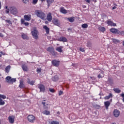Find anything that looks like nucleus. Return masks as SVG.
Here are the masks:
<instances>
[{
	"label": "nucleus",
	"instance_id": "nucleus-1",
	"mask_svg": "<svg viewBox=\"0 0 124 124\" xmlns=\"http://www.w3.org/2000/svg\"><path fill=\"white\" fill-rule=\"evenodd\" d=\"M36 15L39 17L42 20H44V18H45V13L42 12V11L36 10L35 12Z\"/></svg>",
	"mask_w": 124,
	"mask_h": 124
},
{
	"label": "nucleus",
	"instance_id": "nucleus-2",
	"mask_svg": "<svg viewBox=\"0 0 124 124\" xmlns=\"http://www.w3.org/2000/svg\"><path fill=\"white\" fill-rule=\"evenodd\" d=\"M31 34L34 38V39H38V31L36 30V28L34 27L33 30L31 31Z\"/></svg>",
	"mask_w": 124,
	"mask_h": 124
},
{
	"label": "nucleus",
	"instance_id": "nucleus-3",
	"mask_svg": "<svg viewBox=\"0 0 124 124\" xmlns=\"http://www.w3.org/2000/svg\"><path fill=\"white\" fill-rule=\"evenodd\" d=\"M10 13L11 14H12V15H14L15 16H16V15L18 14V10L15 7H11L10 8Z\"/></svg>",
	"mask_w": 124,
	"mask_h": 124
},
{
	"label": "nucleus",
	"instance_id": "nucleus-4",
	"mask_svg": "<svg viewBox=\"0 0 124 124\" xmlns=\"http://www.w3.org/2000/svg\"><path fill=\"white\" fill-rule=\"evenodd\" d=\"M47 51H48V52H49V53H51L52 56H57V55H58V52L55 51V49L53 47H48L47 48Z\"/></svg>",
	"mask_w": 124,
	"mask_h": 124
},
{
	"label": "nucleus",
	"instance_id": "nucleus-5",
	"mask_svg": "<svg viewBox=\"0 0 124 124\" xmlns=\"http://www.w3.org/2000/svg\"><path fill=\"white\" fill-rule=\"evenodd\" d=\"M5 79L7 83H15L16 82V78H13L10 76L7 77Z\"/></svg>",
	"mask_w": 124,
	"mask_h": 124
},
{
	"label": "nucleus",
	"instance_id": "nucleus-6",
	"mask_svg": "<svg viewBox=\"0 0 124 124\" xmlns=\"http://www.w3.org/2000/svg\"><path fill=\"white\" fill-rule=\"evenodd\" d=\"M52 23L55 26L60 27L61 26V21L58 19V18H53L52 20Z\"/></svg>",
	"mask_w": 124,
	"mask_h": 124
},
{
	"label": "nucleus",
	"instance_id": "nucleus-7",
	"mask_svg": "<svg viewBox=\"0 0 124 124\" xmlns=\"http://www.w3.org/2000/svg\"><path fill=\"white\" fill-rule=\"evenodd\" d=\"M113 115L115 118H118L120 116V115H121V111L117 109H115L113 112Z\"/></svg>",
	"mask_w": 124,
	"mask_h": 124
},
{
	"label": "nucleus",
	"instance_id": "nucleus-8",
	"mask_svg": "<svg viewBox=\"0 0 124 124\" xmlns=\"http://www.w3.org/2000/svg\"><path fill=\"white\" fill-rule=\"evenodd\" d=\"M28 120L30 123H33L35 121V117L32 115H29L27 117Z\"/></svg>",
	"mask_w": 124,
	"mask_h": 124
},
{
	"label": "nucleus",
	"instance_id": "nucleus-9",
	"mask_svg": "<svg viewBox=\"0 0 124 124\" xmlns=\"http://www.w3.org/2000/svg\"><path fill=\"white\" fill-rule=\"evenodd\" d=\"M38 89H40V92L44 93L45 92V86L43 84H39L38 85Z\"/></svg>",
	"mask_w": 124,
	"mask_h": 124
},
{
	"label": "nucleus",
	"instance_id": "nucleus-10",
	"mask_svg": "<svg viewBox=\"0 0 124 124\" xmlns=\"http://www.w3.org/2000/svg\"><path fill=\"white\" fill-rule=\"evenodd\" d=\"M110 32L115 34H119L120 33V31L115 28H111L110 29Z\"/></svg>",
	"mask_w": 124,
	"mask_h": 124
},
{
	"label": "nucleus",
	"instance_id": "nucleus-11",
	"mask_svg": "<svg viewBox=\"0 0 124 124\" xmlns=\"http://www.w3.org/2000/svg\"><path fill=\"white\" fill-rule=\"evenodd\" d=\"M52 64L53 65V66H56V67H58L60 65V61H56V60H53L52 61Z\"/></svg>",
	"mask_w": 124,
	"mask_h": 124
},
{
	"label": "nucleus",
	"instance_id": "nucleus-12",
	"mask_svg": "<svg viewBox=\"0 0 124 124\" xmlns=\"http://www.w3.org/2000/svg\"><path fill=\"white\" fill-rule=\"evenodd\" d=\"M31 15H25L24 16V20H25V21H31Z\"/></svg>",
	"mask_w": 124,
	"mask_h": 124
},
{
	"label": "nucleus",
	"instance_id": "nucleus-13",
	"mask_svg": "<svg viewBox=\"0 0 124 124\" xmlns=\"http://www.w3.org/2000/svg\"><path fill=\"white\" fill-rule=\"evenodd\" d=\"M52 19H53V17L52 16V13H49L47 15L46 19L48 22H51L52 21Z\"/></svg>",
	"mask_w": 124,
	"mask_h": 124
},
{
	"label": "nucleus",
	"instance_id": "nucleus-14",
	"mask_svg": "<svg viewBox=\"0 0 124 124\" xmlns=\"http://www.w3.org/2000/svg\"><path fill=\"white\" fill-rule=\"evenodd\" d=\"M108 25L109 26H112L113 27H116L117 26V24L113 23V21L111 20L107 21Z\"/></svg>",
	"mask_w": 124,
	"mask_h": 124
},
{
	"label": "nucleus",
	"instance_id": "nucleus-15",
	"mask_svg": "<svg viewBox=\"0 0 124 124\" xmlns=\"http://www.w3.org/2000/svg\"><path fill=\"white\" fill-rule=\"evenodd\" d=\"M58 41H61L62 42H66L67 41V39L65 37H61L60 38L58 39Z\"/></svg>",
	"mask_w": 124,
	"mask_h": 124
},
{
	"label": "nucleus",
	"instance_id": "nucleus-16",
	"mask_svg": "<svg viewBox=\"0 0 124 124\" xmlns=\"http://www.w3.org/2000/svg\"><path fill=\"white\" fill-rule=\"evenodd\" d=\"M27 83L31 86H33V85H34V83H35V81L32 80L31 81V79H30V78H28Z\"/></svg>",
	"mask_w": 124,
	"mask_h": 124
},
{
	"label": "nucleus",
	"instance_id": "nucleus-17",
	"mask_svg": "<svg viewBox=\"0 0 124 124\" xmlns=\"http://www.w3.org/2000/svg\"><path fill=\"white\" fill-rule=\"evenodd\" d=\"M63 48V46H58L56 48V51H57L60 53H62V52Z\"/></svg>",
	"mask_w": 124,
	"mask_h": 124
},
{
	"label": "nucleus",
	"instance_id": "nucleus-18",
	"mask_svg": "<svg viewBox=\"0 0 124 124\" xmlns=\"http://www.w3.org/2000/svg\"><path fill=\"white\" fill-rule=\"evenodd\" d=\"M105 106L106 107V109L107 110H108V108H109V106H110V102L109 101H106L104 102Z\"/></svg>",
	"mask_w": 124,
	"mask_h": 124
},
{
	"label": "nucleus",
	"instance_id": "nucleus-19",
	"mask_svg": "<svg viewBox=\"0 0 124 124\" xmlns=\"http://www.w3.org/2000/svg\"><path fill=\"white\" fill-rule=\"evenodd\" d=\"M43 28L45 30H46V33L48 34V33L50 32V28H48V27H47L46 25L44 26Z\"/></svg>",
	"mask_w": 124,
	"mask_h": 124
},
{
	"label": "nucleus",
	"instance_id": "nucleus-20",
	"mask_svg": "<svg viewBox=\"0 0 124 124\" xmlns=\"http://www.w3.org/2000/svg\"><path fill=\"white\" fill-rule=\"evenodd\" d=\"M9 121L10 124H14V116H9Z\"/></svg>",
	"mask_w": 124,
	"mask_h": 124
},
{
	"label": "nucleus",
	"instance_id": "nucleus-21",
	"mask_svg": "<svg viewBox=\"0 0 124 124\" xmlns=\"http://www.w3.org/2000/svg\"><path fill=\"white\" fill-rule=\"evenodd\" d=\"M21 23L23 25H25V26H29V25H30V23H29V22H25V19H21Z\"/></svg>",
	"mask_w": 124,
	"mask_h": 124
},
{
	"label": "nucleus",
	"instance_id": "nucleus-22",
	"mask_svg": "<svg viewBox=\"0 0 124 124\" xmlns=\"http://www.w3.org/2000/svg\"><path fill=\"white\" fill-rule=\"evenodd\" d=\"M46 2L47 3L48 7H50V5L54 2V0H46Z\"/></svg>",
	"mask_w": 124,
	"mask_h": 124
},
{
	"label": "nucleus",
	"instance_id": "nucleus-23",
	"mask_svg": "<svg viewBox=\"0 0 124 124\" xmlns=\"http://www.w3.org/2000/svg\"><path fill=\"white\" fill-rule=\"evenodd\" d=\"M10 68H11V66L10 65H8L5 68V73H9V71H10Z\"/></svg>",
	"mask_w": 124,
	"mask_h": 124
},
{
	"label": "nucleus",
	"instance_id": "nucleus-24",
	"mask_svg": "<svg viewBox=\"0 0 124 124\" xmlns=\"http://www.w3.org/2000/svg\"><path fill=\"white\" fill-rule=\"evenodd\" d=\"M60 12L61 13H63V14H66L67 13V11L64 8H61L60 9Z\"/></svg>",
	"mask_w": 124,
	"mask_h": 124
},
{
	"label": "nucleus",
	"instance_id": "nucleus-25",
	"mask_svg": "<svg viewBox=\"0 0 124 124\" xmlns=\"http://www.w3.org/2000/svg\"><path fill=\"white\" fill-rule=\"evenodd\" d=\"M19 87L20 89H24V88H25V85H24V82L23 81H20V84Z\"/></svg>",
	"mask_w": 124,
	"mask_h": 124
},
{
	"label": "nucleus",
	"instance_id": "nucleus-26",
	"mask_svg": "<svg viewBox=\"0 0 124 124\" xmlns=\"http://www.w3.org/2000/svg\"><path fill=\"white\" fill-rule=\"evenodd\" d=\"M111 40L113 41V43H114V44H118V43H120V40L117 39L112 38L111 39Z\"/></svg>",
	"mask_w": 124,
	"mask_h": 124
},
{
	"label": "nucleus",
	"instance_id": "nucleus-27",
	"mask_svg": "<svg viewBox=\"0 0 124 124\" xmlns=\"http://www.w3.org/2000/svg\"><path fill=\"white\" fill-rule=\"evenodd\" d=\"M67 19L68 20L70 23H73V22L75 21V19H74V17L67 18Z\"/></svg>",
	"mask_w": 124,
	"mask_h": 124
},
{
	"label": "nucleus",
	"instance_id": "nucleus-28",
	"mask_svg": "<svg viewBox=\"0 0 124 124\" xmlns=\"http://www.w3.org/2000/svg\"><path fill=\"white\" fill-rule=\"evenodd\" d=\"M21 37L23 39H29V37H28V36L25 34L22 33Z\"/></svg>",
	"mask_w": 124,
	"mask_h": 124
},
{
	"label": "nucleus",
	"instance_id": "nucleus-29",
	"mask_svg": "<svg viewBox=\"0 0 124 124\" xmlns=\"http://www.w3.org/2000/svg\"><path fill=\"white\" fill-rule=\"evenodd\" d=\"M113 91L116 93H120L121 92V90L119 89V88H114L113 89Z\"/></svg>",
	"mask_w": 124,
	"mask_h": 124
},
{
	"label": "nucleus",
	"instance_id": "nucleus-30",
	"mask_svg": "<svg viewBox=\"0 0 124 124\" xmlns=\"http://www.w3.org/2000/svg\"><path fill=\"white\" fill-rule=\"evenodd\" d=\"M43 114H44V115H50V111L45 110L44 111H43Z\"/></svg>",
	"mask_w": 124,
	"mask_h": 124
},
{
	"label": "nucleus",
	"instance_id": "nucleus-31",
	"mask_svg": "<svg viewBox=\"0 0 124 124\" xmlns=\"http://www.w3.org/2000/svg\"><path fill=\"white\" fill-rule=\"evenodd\" d=\"M99 31H102V32H104L105 31V28L103 27H99Z\"/></svg>",
	"mask_w": 124,
	"mask_h": 124
},
{
	"label": "nucleus",
	"instance_id": "nucleus-32",
	"mask_svg": "<svg viewBox=\"0 0 124 124\" xmlns=\"http://www.w3.org/2000/svg\"><path fill=\"white\" fill-rule=\"evenodd\" d=\"M112 96H113V94L110 93L108 95L105 97V99H109V98H110V97H112Z\"/></svg>",
	"mask_w": 124,
	"mask_h": 124
},
{
	"label": "nucleus",
	"instance_id": "nucleus-33",
	"mask_svg": "<svg viewBox=\"0 0 124 124\" xmlns=\"http://www.w3.org/2000/svg\"><path fill=\"white\" fill-rule=\"evenodd\" d=\"M22 68L24 71H27V70H28V67L26 66V65H23L22 66Z\"/></svg>",
	"mask_w": 124,
	"mask_h": 124
},
{
	"label": "nucleus",
	"instance_id": "nucleus-34",
	"mask_svg": "<svg viewBox=\"0 0 124 124\" xmlns=\"http://www.w3.org/2000/svg\"><path fill=\"white\" fill-rule=\"evenodd\" d=\"M4 104H5L4 101L2 100V99L0 98V105H4Z\"/></svg>",
	"mask_w": 124,
	"mask_h": 124
},
{
	"label": "nucleus",
	"instance_id": "nucleus-35",
	"mask_svg": "<svg viewBox=\"0 0 124 124\" xmlns=\"http://www.w3.org/2000/svg\"><path fill=\"white\" fill-rule=\"evenodd\" d=\"M5 9L7 14H8V13H9V11H10V9H9L8 6H6Z\"/></svg>",
	"mask_w": 124,
	"mask_h": 124
},
{
	"label": "nucleus",
	"instance_id": "nucleus-36",
	"mask_svg": "<svg viewBox=\"0 0 124 124\" xmlns=\"http://www.w3.org/2000/svg\"><path fill=\"white\" fill-rule=\"evenodd\" d=\"M82 28H83V29H87V28H88V24H82Z\"/></svg>",
	"mask_w": 124,
	"mask_h": 124
},
{
	"label": "nucleus",
	"instance_id": "nucleus-37",
	"mask_svg": "<svg viewBox=\"0 0 124 124\" xmlns=\"http://www.w3.org/2000/svg\"><path fill=\"white\" fill-rule=\"evenodd\" d=\"M52 80H53L54 82L58 81V78L56 77H54L52 78Z\"/></svg>",
	"mask_w": 124,
	"mask_h": 124
},
{
	"label": "nucleus",
	"instance_id": "nucleus-38",
	"mask_svg": "<svg viewBox=\"0 0 124 124\" xmlns=\"http://www.w3.org/2000/svg\"><path fill=\"white\" fill-rule=\"evenodd\" d=\"M0 98H2L3 99H5V98H6V96L0 94Z\"/></svg>",
	"mask_w": 124,
	"mask_h": 124
},
{
	"label": "nucleus",
	"instance_id": "nucleus-39",
	"mask_svg": "<svg viewBox=\"0 0 124 124\" xmlns=\"http://www.w3.org/2000/svg\"><path fill=\"white\" fill-rule=\"evenodd\" d=\"M50 124H60V123H59V122L53 121H51Z\"/></svg>",
	"mask_w": 124,
	"mask_h": 124
},
{
	"label": "nucleus",
	"instance_id": "nucleus-40",
	"mask_svg": "<svg viewBox=\"0 0 124 124\" xmlns=\"http://www.w3.org/2000/svg\"><path fill=\"white\" fill-rule=\"evenodd\" d=\"M49 91L50 92V93H55L56 92V90L53 88H49Z\"/></svg>",
	"mask_w": 124,
	"mask_h": 124
},
{
	"label": "nucleus",
	"instance_id": "nucleus-41",
	"mask_svg": "<svg viewBox=\"0 0 124 124\" xmlns=\"http://www.w3.org/2000/svg\"><path fill=\"white\" fill-rule=\"evenodd\" d=\"M6 23H8V24H10V25H12V22L10 21V20H6Z\"/></svg>",
	"mask_w": 124,
	"mask_h": 124
},
{
	"label": "nucleus",
	"instance_id": "nucleus-42",
	"mask_svg": "<svg viewBox=\"0 0 124 124\" xmlns=\"http://www.w3.org/2000/svg\"><path fill=\"white\" fill-rule=\"evenodd\" d=\"M87 47H91L92 46V43L90 42H88L87 43Z\"/></svg>",
	"mask_w": 124,
	"mask_h": 124
},
{
	"label": "nucleus",
	"instance_id": "nucleus-43",
	"mask_svg": "<svg viewBox=\"0 0 124 124\" xmlns=\"http://www.w3.org/2000/svg\"><path fill=\"white\" fill-rule=\"evenodd\" d=\"M119 34H120V35H124V31H119Z\"/></svg>",
	"mask_w": 124,
	"mask_h": 124
},
{
	"label": "nucleus",
	"instance_id": "nucleus-44",
	"mask_svg": "<svg viewBox=\"0 0 124 124\" xmlns=\"http://www.w3.org/2000/svg\"><path fill=\"white\" fill-rule=\"evenodd\" d=\"M48 106H49V105H48V104H46V105L44 106V109H48Z\"/></svg>",
	"mask_w": 124,
	"mask_h": 124
},
{
	"label": "nucleus",
	"instance_id": "nucleus-45",
	"mask_svg": "<svg viewBox=\"0 0 124 124\" xmlns=\"http://www.w3.org/2000/svg\"><path fill=\"white\" fill-rule=\"evenodd\" d=\"M38 1V0H33V4H36Z\"/></svg>",
	"mask_w": 124,
	"mask_h": 124
},
{
	"label": "nucleus",
	"instance_id": "nucleus-46",
	"mask_svg": "<svg viewBox=\"0 0 124 124\" xmlns=\"http://www.w3.org/2000/svg\"><path fill=\"white\" fill-rule=\"evenodd\" d=\"M79 51L81 52H85V49L83 48L80 47L79 48Z\"/></svg>",
	"mask_w": 124,
	"mask_h": 124
},
{
	"label": "nucleus",
	"instance_id": "nucleus-47",
	"mask_svg": "<svg viewBox=\"0 0 124 124\" xmlns=\"http://www.w3.org/2000/svg\"><path fill=\"white\" fill-rule=\"evenodd\" d=\"M30 0H23V2L24 3H28V2H29Z\"/></svg>",
	"mask_w": 124,
	"mask_h": 124
},
{
	"label": "nucleus",
	"instance_id": "nucleus-48",
	"mask_svg": "<svg viewBox=\"0 0 124 124\" xmlns=\"http://www.w3.org/2000/svg\"><path fill=\"white\" fill-rule=\"evenodd\" d=\"M62 93H63V92L62 91H60L59 93V95H62Z\"/></svg>",
	"mask_w": 124,
	"mask_h": 124
},
{
	"label": "nucleus",
	"instance_id": "nucleus-49",
	"mask_svg": "<svg viewBox=\"0 0 124 124\" xmlns=\"http://www.w3.org/2000/svg\"><path fill=\"white\" fill-rule=\"evenodd\" d=\"M121 96L123 97V101L124 103V93H122Z\"/></svg>",
	"mask_w": 124,
	"mask_h": 124
},
{
	"label": "nucleus",
	"instance_id": "nucleus-50",
	"mask_svg": "<svg viewBox=\"0 0 124 124\" xmlns=\"http://www.w3.org/2000/svg\"><path fill=\"white\" fill-rule=\"evenodd\" d=\"M98 78H99V79H100V78H102V76L101 74L98 75Z\"/></svg>",
	"mask_w": 124,
	"mask_h": 124
},
{
	"label": "nucleus",
	"instance_id": "nucleus-51",
	"mask_svg": "<svg viewBox=\"0 0 124 124\" xmlns=\"http://www.w3.org/2000/svg\"><path fill=\"white\" fill-rule=\"evenodd\" d=\"M37 72L38 73H39L40 72H41V69H37Z\"/></svg>",
	"mask_w": 124,
	"mask_h": 124
},
{
	"label": "nucleus",
	"instance_id": "nucleus-52",
	"mask_svg": "<svg viewBox=\"0 0 124 124\" xmlns=\"http://www.w3.org/2000/svg\"><path fill=\"white\" fill-rule=\"evenodd\" d=\"M88 3H90L91 2V0H84Z\"/></svg>",
	"mask_w": 124,
	"mask_h": 124
},
{
	"label": "nucleus",
	"instance_id": "nucleus-53",
	"mask_svg": "<svg viewBox=\"0 0 124 124\" xmlns=\"http://www.w3.org/2000/svg\"><path fill=\"white\" fill-rule=\"evenodd\" d=\"M108 81L109 83H111V82H112V79H111V78H108Z\"/></svg>",
	"mask_w": 124,
	"mask_h": 124
},
{
	"label": "nucleus",
	"instance_id": "nucleus-54",
	"mask_svg": "<svg viewBox=\"0 0 124 124\" xmlns=\"http://www.w3.org/2000/svg\"><path fill=\"white\" fill-rule=\"evenodd\" d=\"M3 34H2V33H0V37H3Z\"/></svg>",
	"mask_w": 124,
	"mask_h": 124
},
{
	"label": "nucleus",
	"instance_id": "nucleus-55",
	"mask_svg": "<svg viewBox=\"0 0 124 124\" xmlns=\"http://www.w3.org/2000/svg\"><path fill=\"white\" fill-rule=\"evenodd\" d=\"M42 104H43V105H44V106L46 105V103H45L44 102H42Z\"/></svg>",
	"mask_w": 124,
	"mask_h": 124
},
{
	"label": "nucleus",
	"instance_id": "nucleus-56",
	"mask_svg": "<svg viewBox=\"0 0 124 124\" xmlns=\"http://www.w3.org/2000/svg\"><path fill=\"white\" fill-rule=\"evenodd\" d=\"M116 6H114L112 7V10H114V9H116Z\"/></svg>",
	"mask_w": 124,
	"mask_h": 124
},
{
	"label": "nucleus",
	"instance_id": "nucleus-57",
	"mask_svg": "<svg viewBox=\"0 0 124 124\" xmlns=\"http://www.w3.org/2000/svg\"><path fill=\"white\" fill-rule=\"evenodd\" d=\"M0 9H1V2L0 1Z\"/></svg>",
	"mask_w": 124,
	"mask_h": 124
},
{
	"label": "nucleus",
	"instance_id": "nucleus-58",
	"mask_svg": "<svg viewBox=\"0 0 124 124\" xmlns=\"http://www.w3.org/2000/svg\"><path fill=\"white\" fill-rule=\"evenodd\" d=\"M40 0V1H41L42 2H43L44 1H45V0Z\"/></svg>",
	"mask_w": 124,
	"mask_h": 124
},
{
	"label": "nucleus",
	"instance_id": "nucleus-59",
	"mask_svg": "<svg viewBox=\"0 0 124 124\" xmlns=\"http://www.w3.org/2000/svg\"><path fill=\"white\" fill-rule=\"evenodd\" d=\"M0 53V54H2V55H3V52H2V51H1Z\"/></svg>",
	"mask_w": 124,
	"mask_h": 124
},
{
	"label": "nucleus",
	"instance_id": "nucleus-60",
	"mask_svg": "<svg viewBox=\"0 0 124 124\" xmlns=\"http://www.w3.org/2000/svg\"><path fill=\"white\" fill-rule=\"evenodd\" d=\"M123 46H124V41H123Z\"/></svg>",
	"mask_w": 124,
	"mask_h": 124
},
{
	"label": "nucleus",
	"instance_id": "nucleus-61",
	"mask_svg": "<svg viewBox=\"0 0 124 124\" xmlns=\"http://www.w3.org/2000/svg\"><path fill=\"white\" fill-rule=\"evenodd\" d=\"M14 20H15V21H17V19L16 18H14Z\"/></svg>",
	"mask_w": 124,
	"mask_h": 124
},
{
	"label": "nucleus",
	"instance_id": "nucleus-62",
	"mask_svg": "<svg viewBox=\"0 0 124 124\" xmlns=\"http://www.w3.org/2000/svg\"><path fill=\"white\" fill-rule=\"evenodd\" d=\"M111 124H116L115 123H111Z\"/></svg>",
	"mask_w": 124,
	"mask_h": 124
},
{
	"label": "nucleus",
	"instance_id": "nucleus-63",
	"mask_svg": "<svg viewBox=\"0 0 124 124\" xmlns=\"http://www.w3.org/2000/svg\"><path fill=\"white\" fill-rule=\"evenodd\" d=\"M47 23H48V22H47V21H46V24H47Z\"/></svg>",
	"mask_w": 124,
	"mask_h": 124
},
{
	"label": "nucleus",
	"instance_id": "nucleus-64",
	"mask_svg": "<svg viewBox=\"0 0 124 124\" xmlns=\"http://www.w3.org/2000/svg\"><path fill=\"white\" fill-rule=\"evenodd\" d=\"M0 124H1V122H0Z\"/></svg>",
	"mask_w": 124,
	"mask_h": 124
}]
</instances>
